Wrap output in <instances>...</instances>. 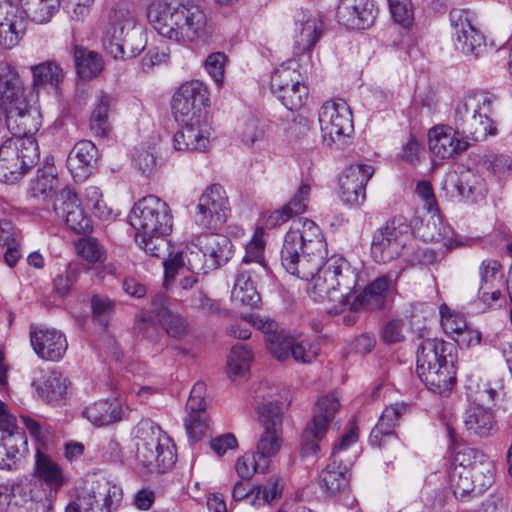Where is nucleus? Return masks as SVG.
Instances as JSON below:
<instances>
[{
  "mask_svg": "<svg viewBox=\"0 0 512 512\" xmlns=\"http://www.w3.org/2000/svg\"><path fill=\"white\" fill-rule=\"evenodd\" d=\"M93 320L102 327H107L115 310V303L103 295H93L91 299Z\"/></svg>",
  "mask_w": 512,
  "mask_h": 512,
  "instance_id": "nucleus-58",
  "label": "nucleus"
},
{
  "mask_svg": "<svg viewBox=\"0 0 512 512\" xmlns=\"http://www.w3.org/2000/svg\"><path fill=\"white\" fill-rule=\"evenodd\" d=\"M428 136L430 151L441 159L453 157L468 147V142L447 126H435Z\"/></svg>",
  "mask_w": 512,
  "mask_h": 512,
  "instance_id": "nucleus-34",
  "label": "nucleus"
},
{
  "mask_svg": "<svg viewBox=\"0 0 512 512\" xmlns=\"http://www.w3.org/2000/svg\"><path fill=\"white\" fill-rule=\"evenodd\" d=\"M264 242L257 234L246 246V253L240 267L257 269V264L265 265L263 259Z\"/></svg>",
  "mask_w": 512,
  "mask_h": 512,
  "instance_id": "nucleus-62",
  "label": "nucleus"
},
{
  "mask_svg": "<svg viewBox=\"0 0 512 512\" xmlns=\"http://www.w3.org/2000/svg\"><path fill=\"white\" fill-rule=\"evenodd\" d=\"M97 154L96 146L89 140L75 144L67 157L66 165L76 181H83L92 173L97 162Z\"/></svg>",
  "mask_w": 512,
  "mask_h": 512,
  "instance_id": "nucleus-35",
  "label": "nucleus"
},
{
  "mask_svg": "<svg viewBox=\"0 0 512 512\" xmlns=\"http://www.w3.org/2000/svg\"><path fill=\"white\" fill-rule=\"evenodd\" d=\"M182 128L173 138L174 148L179 151L205 150L209 145V131L203 119L181 123Z\"/></svg>",
  "mask_w": 512,
  "mask_h": 512,
  "instance_id": "nucleus-36",
  "label": "nucleus"
},
{
  "mask_svg": "<svg viewBox=\"0 0 512 512\" xmlns=\"http://www.w3.org/2000/svg\"><path fill=\"white\" fill-rule=\"evenodd\" d=\"M34 90L47 87L57 89L64 79V72L56 61H45L30 68Z\"/></svg>",
  "mask_w": 512,
  "mask_h": 512,
  "instance_id": "nucleus-41",
  "label": "nucleus"
},
{
  "mask_svg": "<svg viewBox=\"0 0 512 512\" xmlns=\"http://www.w3.org/2000/svg\"><path fill=\"white\" fill-rule=\"evenodd\" d=\"M326 241L316 223L307 218L294 221L281 250L283 267L295 276H311L327 255Z\"/></svg>",
  "mask_w": 512,
  "mask_h": 512,
  "instance_id": "nucleus-3",
  "label": "nucleus"
},
{
  "mask_svg": "<svg viewBox=\"0 0 512 512\" xmlns=\"http://www.w3.org/2000/svg\"><path fill=\"white\" fill-rule=\"evenodd\" d=\"M404 411L405 406L403 404H394L386 407L382 412L378 423L370 433V443L380 447L382 438L393 434L394 428Z\"/></svg>",
  "mask_w": 512,
  "mask_h": 512,
  "instance_id": "nucleus-44",
  "label": "nucleus"
},
{
  "mask_svg": "<svg viewBox=\"0 0 512 512\" xmlns=\"http://www.w3.org/2000/svg\"><path fill=\"white\" fill-rule=\"evenodd\" d=\"M319 124L323 141L327 145H343L353 132L352 115L344 101H327L319 111Z\"/></svg>",
  "mask_w": 512,
  "mask_h": 512,
  "instance_id": "nucleus-18",
  "label": "nucleus"
},
{
  "mask_svg": "<svg viewBox=\"0 0 512 512\" xmlns=\"http://www.w3.org/2000/svg\"><path fill=\"white\" fill-rule=\"evenodd\" d=\"M393 19L405 28L413 24L414 16L410 0H388Z\"/></svg>",
  "mask_w": 512,
  "mask_h": 512,
  "instance_id": "nucleus-63",
  "label": "nucleus"
},
{
  "mask_svg": "<svg viewBox=\"0 0 512 512\" xmlns=\"http://www.w3.org/2000/svg\"><path fill=\"white\" fill-rule=\"evenodd\" d=\"M116 100L104 91L95 95L94 109L90 117V129L96 135L103 137L110 130L109 115L113 111Z\"/></svg>",
  "mask_w": 512,
  "mask_h": 512,
  "instance_id": "nucleus-40",
  "label": "nucleus"
},
{
  "mask_svg": "<svg viewBox=\"0 0 512 512\" xmlns=\"http://www.w3.org/2000/svg\"><path fill=\"white\" fill-rule=\"evenodd\" d=\"M25 32L23 12L12 2L0 3V45L10 49Z\"/></svg>",
  "mask_w": 512,
  "mask_h": 512,
  "instance_id": "nucleus-33",
  "label": "nucleus"
},
{
  "mask_svg": "<svg viewBox=\"0 0 512 512\" xmlns=\"http://www.w3.org/2000/svg\"><path fill=\"white\" fill-rule=\"evenodd\" d=\"M171 105L178 123L203 119V109L209 105L208 87L199 80L187 81L174 93Z\"/></svg>",
  "mask_w": 512,
  "mask_h": 512,
  "instance_id": "nucleus-16",
  "label": "nucleus"
},
{
  "mask_svg": "<svg viewBox=\"0 0 512 512\" xmlns=\"http://www.w3.org/2000/svg\"><path fill=\"white\" fill-rule=\"evenodd\" d=\"M269 468L268 462L257 457L255 452L244 454L235 463V470L242 479H250L255 473H267Z\"/></svg>",
  "mask_w": 512,
  "mask_h": 512,
  "instance_id": "nucleus-56",
  "label": "nucleus"
},
{
  "mask_svg": "<svg viewBox=\"0 0 512 512\" xmlns=\"http://www.w3.org/2000/svg\"><path fill=\"white\" fill-rule=\"evenodd\" d=\"M58 6L59 0H29L26 12L33 22L42 24L50 21Z\"/></svg>",
  "mask_w": 512,
  "mask_h": 512,
  "instance_id": "nucleus-55",
  "label": "nucleus"
},
{
  "mask_svg": "<svg viewBox=\"0 0 512 512\" xmlns=\"http://www.w3.org/2000/svg\"><path fill=\"white\" fill-rule=\"evenodd\" d=\"M410 227L403 216L389 219L373 235L371 255L378 263H387L400 256L409 238Z\"/></svg>",
  "mask_w": 512,
  "mask_h": 512,
  "instance_id": "nucleus-14",
  "label": "nucleus"
},
{
  "mask_svg": "<svg viewBox=\"0 0 512 512\" xmlns=\"http://www.w3.org/2000/svg\"><path fill=\"white\" fill-rule=\"evenodd\" d=\"M169 255L170 252L168 253ZM165 283L173 281L178 269L186 267L194 274H207L211 267L204 249L199 245L198 236L187 244L181 251L163 261Z\"/></svg>",
  "mask_w": 512,
  "mask_h": 512,
  "instance_id": "nucleus-21",
  "label": "nucleus"
},
{
  "mask_svg": "<svg viewBox=\"0 0 512 512\" xmlns=\"http://www.w3.org/2000/svg\"><path fill=\"white\" fill-rule=\"evenodd\" d=\"M252 359V352L246 345L233 346L227 358L228 375L230 377L244 375L249 371Z\"/></svg>",
  "mask_w": 512,
  "mask_h": 512,
  "instance_id": "nucleus-48",
  "label": "nucleus"
},
{
  "mask_svg": "<svg viewBox=\"0 0 512 512\" xmlns=\"http://www.w3.org/2000/svg\"><path fill=\"white\" fill-rule=\"evenodd\" d=\"M57 178L54 168L50 167L47 171L39 170L37 176L31 181L30 194L33 198L46 201L55 197L54 189L57 186Z\"/></svg>",
  "mask_w": 512,
  "mask_h": 512,
  "instance_id": "nucleus-46",
  "label": "nucleus"
},
{
  "mask_svg": "<svg viewBox=\"0 0 512 512\" xmlns=\"http://www.w3.org/2000/svg\"><path fill=\"white\" fill-rule=\"evenodd\" d=\"M273 94L282 102L289 110H298L305 104L309 90L302 81L299 84L290 85L281 91L273 92Z\"/></svg>",
  "mask_w": 512,
  "mask_h": 512,
  "instance_id": "nucleus-51",
  "label": "nucleus"
},
{
  "mask_svg": "<svg viewBox=\"0 0 512 512\" xmlns=\"http://www.w3.org/2000/svg\"><path fill=\"white\" fill-rule=\"evenodd\" d=\"M311 276H297L310 281L307 291L318 302H327L331 306L329 313H339L349 304L350 291L356 285V275L349 263L339 255L321 258L317 269Z\"/></svg>",
  "mask_w": 512,
  "mask_h": 512,
  "instance_id": "nucleus-4",
  "label": "nucleus"
},
{
  "mask_svg": "<svg viewBox=\"0 0 512 512\" xmlns=\"http://www.w3.org/2000/svg\"><path fill=\"white\" fill-rule=\"evenodd\" d=\"M339 408L336 395L330 394L320 398L316 404L312 422L305 428L301 438L303 456H317L320 451L319 441L325 436L329 423L334 419Z\"/></svg>",
  "mask_w": 512,
  "mask_h": 512,
  "instance_id": "nucleus-17",
  "label": "nucleus"
},
{
  "mask_svg": "<svg viewBox=\"0 0 512 512\" xmlns=\"http://www.w3.org/2000/svg\"><path fill=\"white\" fill-rule=\"evenodd\" d=\"M293 337L287 335L283 330L275 329L266 336V343L270 353L279 361L289 359Z\"/></svg>",
  "mask_w": 512,
  "mask_h": 512,
  "instance_id": "nucleus-53",
  "label": "nucleus"
},
{
  "mask_svg": "<svg viewBox=\"0 0 512 512\" xmlns=\"http://www.w3.org/2000/svg\"><path fill=\"white\" fill-rule=\"evenodd\" d=\"M496 391L489 388L479 392L477 403L469 406L465 411L464 425L470 434L479 437H489L496 431V419L492 411V406L485 403L487 398L493 404Z\"/></svg>",
  "mask_w": 512,
  "mask_h": 512,
  "instance_id": "nucleus-23",
  "label": "nucleus"
},
{
  "mask_svg": "<svg viewBox=\"0 0 512 512\" xmlns=\"http://www.w3.org/2000/svg\"><path fill=\"white\" fill-rule=\"evenodd\" d=\"M76 251L79 256L91 264L103 262L106 253L103 246L95 238H82L76 243Z\"/></svg>",
  "mask_w": 512,
  "mask_h": 512,
  "instance_id": "nucleus-59",
  "label": "nucleus"
},
{
  "mask_svg": "<svg viewBox=\"0 0 512 512\" xmlns=\"http://www.w3.org/2000/svg\"><path fill=\"white\" fill-rule=\"evenodd\" d=\"M67 379L59 372H51L40 388L42 398L48 403H56L66 395Z\"/></svg>",
  "mask_w": 512,
  "mask_h": 512,
  "instance_id": "nucleus-52",
  "label": "nucleus"
},
{
  "mask_svg": "<svg viewBox=\"0 0 512 512\" xmlns=\"http://www.w3.org/2000/svg\"><path fill=\"white\" fill-rule=\"evenodd\" d=\"M451 36L456 50L478 58L486 49L483 33L477 28L475 14L466 9H452L449 14Z\"/></svg>",
  "mask_w": 512,
  "mask_h": 512,
  "instance_id": "nucleus-15",
  "label": "nucleus"
},
{
  "mask_svg": "<svg viewBox=\"0 0 512 512\" xmlns=\"http://www.w3.org/2000/svg\"><path fill=\"white\" fill-rule=\"evenodd\" d=\"M92 457L99 462H120L123 459V449L116 437L103 436L94 444Z\"/></svg>",
  "mask_w": 512,
  "mask_h": 512,
  "instance_id": "nucleus-45",
  "label": "nucleus"
},
{
  "mask_svg": "<svg viewBox=\"0 0 512 512\" xmlns=\"http://www.w3.org/2000/svg\"><path fill=\"white\" fill-rule=\"evenodd\" d=\"M337 22L349 29H367L374 23L372 0H339L335 14Z\"/></svg>",
  "mask_w": 512,
  "mask_h": 512,
  "instance_id": "nucleus-27",
  "label": "nucleus"
},
{
  "mask_svg": "<svg viewBox=\"0 0 512 512\" xmlns=\"http://www.w3.org/2000/svg\"><path fill=\"white\" fill-rule=\"evenodd\" d=\"M258 421L262 426L255 446V453L268 462L275 457L283 445V409L277 387L261 384L254 399Z\"/></svg>",
  "mask_w": 512,
  "mask_h": 512,
  "instance_id": "nucleus-6",
  "label": "nucleus"
},
{
  "mask_svg": "<svg viewBox=\"0 0 512 512\" xmlns=\"http://www.w3.org/2000/svg\"><path fill=\"white\" fill-rule=\"evenodd\" d=\"M226 61L227 57L223 52L211 53L205 61V69L218 87L223 84Z\"/></svg>",
  "mask_w": 512,
  "mask_h": 512,
  "instance_id": "nucleus-64",
  "label": "nucleus"
},
{
  "mask_svg": "<svg viewBox=\"0 0 512 512\" xmlns=\"http://www.w3.org/2000/svg\"><path fill=\"white\" fill-rule=\"evenodd\" d=\"M400 272L381 275L371 281L351 304L353 310H379L397 293Z\"/></svg>",
  "mask_w": 512,
  "mask_h": 512,
  "instance_id": "nucleus-22",
  "label": "nucleus"
},
{
  "mask_svg": "<svg viewBox=\"0 0 512 512\" xmlns=\"http://www.w3.org/2000/svg\"><path fill=\"white\" fill-rule=\"evenodd\" d=\"M453 345L439 339L421 342L416 359V372L427 388L435 394L449 393L456 382Z\"/></svg>",
  "mask_w": 512,
  "mask_h": 512,
  "instance_id": "nucleus-5",
  "label": "nucleus"
},
{
  "mask_svg": "<svg viewBox=\"0 0 512 512\" xmlns=\"http://www.w3.org/2000/svg\"><path fill=\"white\" fill-rule=\"evenodd\" d=\"M122 499V491L108 481L99 482L96 488L79 495L75 501L70 502L66 512H111Z\"/></svg>",
  "mask_w": 512,
  "mask_h": 512,
  "instance_id": "nucleus-19",
  "label": "nucleus"
},
{
  "mask_svg": "<svg viewBox=\"0 0 512 512\" xmlns=\"http://www.w3.org/2000/svg\"><path fill=\"white\" fill-rule=\"evenodd\" d=\"M75 62L79 76L84 79L98 75L103 68L101 56L83 48L75 49Z\"/></svg>",
  "mask_w": 512,
  "mask_h": 512,
  "instance_id": "nucleus-47",
  "label": "nucleus"
},
{
  "mask_svg": "<svg viewBox=\"0 0 512 512\" xmlns=\"http://www.w3.org/2000/svg\"><path fill=\"white\" fill-rule=\"evenodd\" d=\"M430 213L426 223L419 229L424 241L441 243L446 250L470 245L471 239L455 233L449 225L442 221L438 212Z\"/></svg>",
  "mask_w": 512,
  "mask_h": 512,
  "instance_id": "nucleus-31",
  "label": "nucleus"
},
{
  "mask_svg": "<svg viewBox=\"0 0 512 512\" xmlns=\"http://www.w3.org/2000/svg\"><path fill=\"white\" fill-rule=\"evenodd\" d=\"M146 14L159 35L177 43L193 42L206 34V15L195 4L174 5L166 0H153L147 6Z\"/></svg>",
  "mask_w": 512,
  "mask_h": 512,
  "instance_id": "nucleus-2",
  "label": "nucleus"
},
{
  "mask_svg": "<svg viewBox=\"0 0 512 512\" xmlns=\"http://www.w3.org/2000/svg\"><path fill=\"white\" fill-rule=\"evenodd\" d=\"M156 322H159L167 334L174 338H181L188 332V324L184 317L173 314L165 307L154 308L144 312L137 319L135 330L148 338H152L156 331Z\"/></svg>",
  "mask_w": 512,
  "mask_h": 512,
  "instance_id": "nucleus-24",
  "label": "nucleus"
},
{
  "mask_svg": "<svg viewBox=\"0 0 512 512\" xmlns=\"http://www.w3.org/2000/svg\"><path fill=\"white\" fill-rule=\"evenodd\" d=\"M137 245L149 256L165 258L170 251L167 239L172 231L173 216L166 202L149 195L136 202L129 214Z\"/></svg>",
  "mask_w": 512,
  "mask_h": 512,
  "instance_id": "nucleus-1",
  "label": "nucleus"
},
{
  "mask_svg": "<svg viewBox=\"0 0 512 512\" xmlns=\"http://www.w3.org/2000/svg\"><path fill=\"white\" fill-rule=\"evenodd\" d=\"M446 183H449L460 197L466 200L476 201L484 196V179L477 173L467 170L459 175L455 172L447 176Z\"/></svg>",
  "mask_w": 512,
  "mask_h": 512,
  "instance_id": "nucleus-38",
  "label": "nucleus"
},
{
  "mask_svg": "<svg viewBox=\"0 0 512 512\" xmlns=\"http://www.w3.org/2000/svg\"><path fill=\"white\" fill-rule=\"evenodd\" d=\"M496 100V96L487 91L468 92L455 103L456 123L475 141L496 135L497 127L492 119Z\"/></svg>",
  "mask_w": 512,
  "mask_h": 512,
  "instance_id": "nucleus-10",
  "label": "nucleus"
},
{
  "mask_svg": "<svg viewBox=\"0 0 512 512\" xmlns=\"http://www.w3.org/2000/svg\"><path fill=\"white\" fill-rule=\"evenodd\" d=\"M34 475L50 489L58 490L64 483L62 468L39 449L35 456Z\"/></svg>",
  "mask_w": 512,
  "mask_h": 512,
  "instance_id": "nucleus-43",
  "label": "nucleus"
},
{
  "mask_svg": "<svg viewBox=\"0 0 512 512\" xmlns=\"http://www.w3.org/2000/svg\"><path fill=\"white\" fill-rule=\"evenodd\" d=\"M374 174V168L367 164H353L349 166L340 178L341 184L367 185Z\"/></svg>",
  "mask_w": 512,
  "mask_h": 512,
  "instance_id": "nucleus-60",
  "label": "nucleus"
},
{
  "mask_svg": "<svg viewBox=\"0 0 512 512\" xmlns=\"http://www.w3.org/2000/svg\"><path fill=\"white\" fill-rule=\"evenodd\" d=\"M205 392L206 386L203 382L195 383L186 403L188 416L185 419V428L189 439L195 442L199 441L208 429Z\"/></svg>",
  "mask_w": 512,
  "mask_h": 512,
  "instance_id": "nucleus-26",
  "label": "nucleus"
},
{
  "mask_svg": "<svg viewBox=\"0 0 512 512\" xmlns=\"http://www.w3.org/2000/svg\"><path fill=\"white\" fill-rule=\"evenodd\" d=\"M283 485L278 476H271L265 483L255 486L251 494L254 495L251 501L252 505H259L260 501L264 504H272L282 496Z\"/></svg>",
  "mask_w": 512,
  "mask_h": 512,
  "instance_id": "nucleus-50",
  "label": "nucleus"
},
{
  "mask_svg": "<svg viewBox=\"0 0 512 512\" xmlns=\"http://www.w3.org/2000/svg\"><path fill=\"white\" fill-rule=\"evenodd\" d=\"M198 238L199 245L204 249L212 270L227 264L232 258L233 245L227 236L217 233H204L199 235Z\"/></svg>",
  "mask_w": 512,
  "mask_h": 512,
  "instance_id": "nucleus-37",
  "label": "nucleus"
},
{
  "mask_svg": "<svg viewBox=\"0 0 512 512\" xmlns=\"http://www.w3.org/2000/svg\"><path fill=\"white\" fill-rule=\"evenodd\" d=\"M481 278L480 287L494 288V286H505L506 281L502 272L501 264L493 259H486L481 262L479 267Z\"/></svg>",
  "mask_w": 512,
  "mask_h": 512,
  "instance_id": "nucleus-54",
  "label": "nucleus"
},
{
  "mask_svg": "<svg viewBox=\"0 0 512 512\" xmlns=\"http://www.w3.org/2000/svg\"><path fill=\"white\" fill-rule=\"evenodd\" d=\"M440 315L443 330L452 338L467 326L464 316L458 313H452L446 305H441Z\"/></svg>",
  "mask_w": 512,
  "mask_h": 512,
  "instance_id": "nucleus-61",
  "label": "nucleus"
},
{
  "mask_svg": "<svg viewBox=\"0 0 512 512\" xmlns=\"http://www.w3.org/2000/svg\"><path fill=\"white\" fill-rule=\"evenodd\" d=\"M478 468L463 465L462 463L454 464L449 472V483L453 494L458 498L465 497L468 493L473 492L476 487L481 491L489 487L493 482V470L487 469V474H483V479L478 478Z\"/></svg>",
  "mask_w": 512,
  "mask_h": 512,
  "instance_id": "nucleus-30",
  "label": "nucleus"
},
{
  "mask_svg": "<svg viewBox=\"0 0 512 512\" xmlns=\"http://www.w3.org/2000/svg\"><path fill=\"white\" fill-rule=\"evenodd\" d=\"M322 34V23L308 11L295 16L293 51L301 55L313 49Z\"/></svg>",
  "mask_w": 512,
  "mask_h": 512,
  "instance_id": "nucleus-32",
  "label": "nucleus"
},
{
  "mask_svg": "<svg viewBox=\"0 0 512 512\" xmlns=\"http://www.w3.org/2000/svg\"><path fill=\"white\" fill-rule=\"evenodd\" d=\"M228 213L229 202L224 188L213 184L199 198L195 221L203 228H216L226 221Z\"/></svg>",
  "mask_w": 512,
  "mask_h": 512,
  "instance_id": "nucleus-20",
  "label": "nucleus"
},
{
  "mask_svg": "<svg viewBox=\"0 0 512 512\" xmlns=\"http://www.w3.org/2000/svg\"><path fill=\"white\" fill-rule=\"evenodd\" d=\"M301 82V75L298 72V64L291 60L281 64L273 73L271 77V91L278 92L282 89L299 84Z\"/></svg>",
  "mask_w": 512,
  "mask_h": 512,
  "instance_id": "nucleus-49",
  "label": "nucleus"
},
{
  "mask_svg": "<svg viewBox=\"0 0 512 512\" xmlns=\"http://www.w3.org/2000/svg\"><path fill=\"white\" fill-rule=\"evenodd\" d=\"M53 210L70 230L85 234L91 230L90 219L81 207L78 197L70 189H63L55 194Z\"/></svg>",
  "mask_w": 512,
  "mask_h": 512,
  "instance_id": "nucleus-25",
  "label": "nucleus"
},
{
  "mask_svg": "<svg viewBox=\"0 0 512 512\" xmlns=\"http://www.w3.org/2000/svg\"><path fill=\"white\" fill-rule=\"evenodd\" d=\"M137 28V21L130 9V5L121 1L110 8L107 21L102 27V45L115 59H126L136 57L145 47L143 33H135L137 46L133 47L130 40L125 39L131 31Z\"/></svg>",
  "mask_w": 512,
  "mask_h": 512,
  "instance_id": "nucleus-9",
  "label": "nucleus"
},
{
  "mask_svg": "<svg viewBox=\"0 0 512 512\" xmlns=\"http://www.w3.org/2000/svg\"><path fill=\"white\" fill-rule=\"evenodd\" d=\"M0 112L9 131L25 134L38 130V121L29 110L25 88L15 67L6 65L0 71Z\"/></svg>",
  "mask_w": 512,
  "mask_h": 512,
  "instance_id": "nucleus-8",
  "label": "nucleus"
},
{
  "mask_svg": "<svg viewBox=\"0 0 512 512\" xmlns=\"http://www.w3.org/2000/svg\"><path fill=\"white\" fill-rule=\"evenodd\" d=\"M239 137L243 144L251 147L255 143L264 141L265 127L259 119L249 117L243 121L239 130Z\"/></svg>",
  "mask_w": 512,
  "mask_h": 512,
  "instance_id": "nucleus-57",
  "label": "nucleus"
},
{
  "mask_svg": "<svg viewBox=\"0 0 512 512\" xmlns=\"http://www.w3.org/2000/svg\"><path fill=\"white\" fill-rule=\"evenodd\" d=\"M357 440V426L351 421L344 434L334 444L329 463L319 475V486L326 494L336 495L349 486V470L352 462L344 463L342 453Z\"/></svg>",
  "mask_w": 512,
  "mask_h": 512,
  "instance_id": "nucleus-13",
  "label": "nucleus"
},
{
  "mask_svg": "<svg viewBox=\"0 0 512 512\" xmlns=\"http://www.w3.org/2000/svg\"><path fill=\"white\" fill-rule=\"evenodd\" d=\"M0 112L9 131L25 134L38 130V121L29 110L25 88L15 67L6 65L0 71Z\"/></svg>",
  "mask_w": 512,
  "mask_h": 512,
  "instance_id": "nucleus-7",
  "label": "nucleus"
},
{
  "mask_svg": "<svg viewBox=\"0 0 512 512\" xmlns=\"http://www.w3.org/2000/svg\"><path fill=\"white\" fill-rule=\"evenodd\" d=\"M0 145V181L14 184L26 174L39 157L38 146L31 135L35 132L16 134Z\"/></svg>",
  "mask_w": 512,
  "mask_h": 512,
  "instance_id": "nucleus-12",
  "label": "nucleus"
},
{
  "mask_svg": "<svg viewBox=\"0 0 512 512\" xmlns=\"http://www.w3.org/2000/svg\"><path fill=\"white\" fill-rule=\"evenodd\" d=\"M30 342L38 357L58 361L67 349V341L62 333L32 324L30 326Z\"/></svg>",
  "mask_w": 512,
  "mask_h": 512,
  "instance_id": "nucleus-28",
  "label": "nucleus"
},
{
  "mask_svg": "<svg viewBox=\"0 0 512 512\" xmlns=\"http://www.w3.org/2000/svg\"><path fill=\"white\" fill-rule=\"evenodd\" d=\"M122 407L117 399L100 400L85 408L84 416L94 425L103 426L121 419Z\"/></svg>",
  "mask_w": 512,
  "mask_h": 512,
  "instance_id": "nucleus-42",
  "label": "nucleus"
},
{
  "mask_svg": "<svg viewBox=\"0 0 512 512\" xmlns=\"http://www.w3.org/2000/svg\"><path fill=\"white\" fill-rule=\"evenodd\" d=\"M266 265L257 264V269L240 267L231 292L234 303L249 308H256L261 301L260 294L256 290L254 278L266 275Z\"/></svg>",
  "mask_w": 512,
  "mask_h": 512,
  "instance_id": "nucleus-29",
  "label": "nucleus"
},
{
  "mask_svg": "<svg viewBox=\"0 0 512 512\" xmlns=\"http://www.w3.org/2000/svg\"><path fill=\"white\" fill-rule=\"evenodd\" d=\"M135 438V457L143 467L163 473L175 464V445L156 423L149 419L141 420Z\"/></svg>",
  "mask_w": 512,
  "mask_h": 512,
  "instance_id": "nucleus-11",
  "label": "nucleus"
},
{
  "mask_svg": "<svg viewBox=\"0 0 512 512\" xmlns=\"http://www.w3.org/2000/svg\"><path fill=\"white\" fill-rule=\"evenodd\" d=\"M27 451L25 432L0 436V468L12 470Z\"/></svg>",
  "mask_w": 512,
  "mask_h": 512,
  "instance_id": "nucleus-39",
  "label": "nucleus"
}]
</instances>
